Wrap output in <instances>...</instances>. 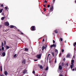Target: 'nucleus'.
Returning a JSON list of instances; mask_svg holds the SVG:
<instances>
[{
	"mask_svg": "<svg viewBox=\"0 0 76 76\" xmlns=\"http://www.w3.org/2000/svg\"><path fill=\"white\" fill-rule=\"evenodd\" d=\"M61 51H62V52H63L64 51V50L62 49L61 50Z\"/></svg>",
	"mask_w": 76,
	"mask_h": 76,
	"instance_id": "obj_44",
	"label": "nucleus"
},
{
	"mask_svg": "<svg viewBox=\"0 0 76 76\" xmlns=\"http://www.w3.org/2000/svg\"><path fill=\"white\" fill-rule=\"evenodd\" d=\"M4 18H5V17H2L1 18V19L2 20H4Z\"/></svg>",
	"mask_w": 76,
	"mask_h": 76,
	"instance_id": "obj_20",
	"label": "nucleus"
},
{
	"mask_svg": "<svg viewBox=\"0 0 76 76\" xmlns=\"http://www.w3.org/2000/svg\"><path fill=\"white\" fill-rule=\"evenodd\" d=\"M17 56V54H15L13 56V57H15Z\"/></svg>",
	"mask_w": 76,
	"mask_h": 76,
	"instance_id": "obj_26",
	"label": "nucleus"
},
{
	"mask_svg": "<svg viewBox=\"0 0 76 76\" xmlns=\"http://www.w3.org/2000/svg\"><path fill=\"white\" fill-rule=\"evenodd\" d=\"M76 45V42H75L74 43V46L75 47V45Z\"/></svg>",
	"mask_w": 76,
	"mask_h": 76,
	"instance_id": "obj_29",
	"label": "nucleus"
},
{
	"mask_svg": "<svg viewBox=\"0 0 76 76\" xmlns=\"http://www.w3.org/2000/svg\"><path fill=\"white\" fill-rule=\"evenodd\" d=\"M4 5H3V4H2L1 5V7H4Z\"/></svg>",
	"mask_w": 76,
	"mask_h": 76,
	"instance_id": "obj_38",
	"label": "nucleus"
},
{
	"mask_svg": "<svg viewBox=\"0 0 76 76\" xmlns=\"http://www.w3.org/2000/svg\"><path fill=\"white\" fill-rule=\"evenodd\" d=\"M65 60H66V59H65V58H64V59H63V61H65Z\"/></svg>",
	"mask_w": 76,
	"mask_h": 76,
	"instance_id": "obj_49",
	"label": "nucleus"
},
{
	"mask_svg": "<svg viewBox=\"0 0 76 76\" xmlns=\"http://www.w3.org/2000/svg\"><path fill=\"white\" fill-rule=\"evenodd\" d=\"M75 70H76V69H75Z\"/></svg>",
	"mask_w": 76,
	"mask_h": 76,
	"instance_id": "obj_61",
	"label": "nucleus"
},
{
	"mask_svg": "<svg viewBox=\"0 0 76 76\" xmlns=\"http://www.w3.org/2000/svg\"><path fill=\"white\" fill-rule=\"evenodd\" d=\"M40 69H43V67H42V65H41L40 66Z\"/></svg>",
	"mask_w": 76,
	"mask_h": 76,
	"instance_id": "obj_18",
	"label": "nucleus"
},
{
	"mask_svg": "<svg viewBox=\"0 0 76 76\" xmlns=\"http://www.w3.org/2000/svg\"><path fill=\"white\" fill-rule=\"evenodd\" d=\"M23 71V74H25V73H26L27 72V70L26 69H24Z\"/></svg>",
	"mask_w": 76,
	"mask_h": 76,
	"instance_id": "obj_8",
	"label": "nucleus"
},
{
	"mask_svg": "<svg viewBox=\"0 0 76 76\" xmlns=\"http://www.w3.org/2000/svg\"><path fill=\"white\" fill-rule=\"evenodd\" d=\"M65 43H66V41L65 40V41L64 42Z\"/></svg>",
	"mask_w": 76,
	"mask_h": 76,
	"instance_id": "obj_56",
	"label": "nucleus"
},
{
	"mask_svg": "<svg viewBox=\"0 0 76 76\" xmlns=\"http://www.w3.org/2000/svg\"><path fill=\"white\" fill-rule=\"evenodd\" d=\"M55 47V48H56V45L53 44L52 45H50V47H51V48H52V47Z\"/></svg>",
	"mask_w": 76,
	"mask_h": 76,
	"instance_id": "obj_5",
	"label": "nucleus"
},
{
	"mask_svg": "<svg viewBox=\"0 0 76 76\" xmlns=\"http://www.w3.org/2000/svg\"><path fill=\"white\" fill-rule=\"evenodd\" d=\"M75 3H76V0L75 1Z\"/></svg>",
	"mask_w": 76,
	"mask_h": 76,
	"instance_id": "obj_57",
	"label": "nucleus"
},
{
	"mask_svg": "<svg viewBox=\"0 0 76 76\" xmlns=\"http://www.w3.org/2000/svg\"><path fill=\"white\" fill-rule=\"evenodd\" d=\"M6 41H4V45H6Z\"/></svg>",
	"mask_w": 76,
	"mask_h": 76,
	"instance_id": "obj_31",
	"label": "nucleus"
},
{
	"mask_svg": "<svg viewBox=\"0 0 76 76\" xmlns=\"http://www.w3.org/2000/svg\"><path fill=\"white\" fill-rule=\"evenodd\" d=\"M5 8L6 10H7V7H5Z\"/></svg>",
	"mask_w": 76,
	"mask_h": 76,
	"instance_id": "obj_40",
	"label": "nucleus"
},
{
	"mask_svg": "<svg viewBox=\"0 0 76 76\" xmlns=\"http://www.w3.org/2000/svg\"><path fill=\"white\" fill-rule=\"evenodd\" d=\"M53 44H54V43H55V41L54 40H53Z\"/></svg>",
	"mask_w": 76,
	"mask_h": 76,
	"instance_id": "obj_43",
	"label": "nucleus"
},
{
	"mask_svg": "<svg viewBox=\"0 0 76 76\" xmlns=\"http://www.w3.org/2000/svg\"><path fill=\"white\" fill-rule=\"evenodd\" d=\"M59 69L60 70H61L62 69V66L61 65L59 66Z\"/></svg>",
	"mask_w": 76,
	"mask_h": 76,
	"instance_id": "obj_9",
	"label": "nucleus"
},
{
	"mask_svg": "<svg viewBox=\"0 0 76 76\" xmlns=\"http://www.w3.org/2000/svg\"><path fill=\"white\" fill-rule=\"evenodd\" d=\"M75 61L74 60H72L71 61V64L70 66V68L71 69H72V68H73V66H74V64H73V63H74V62Z\"/></svg>",
	"mask_w": 76,
	"mask_h": 76,
	"instance_id": "obj_2",
	"label": "nucleus"
},
{
	"mask_svg": "<svg viewBox=\"0 0 76 76\" xmlns=\"http://www.w3.org/2000/svg\"><path fill=\"white\" fill-rule=\"evenodd\" d=\"M61 53H60L59 54V57H60V56H61Z\"/></svg>",
	"mask_w": 76,
	"mask_h": 76,
	"instance_id": "obj_32",
	"label": "nucleus"
},
{
	"mask_svg": "<svg viewBox=\"0 0 76 76\" xmlns=\"http://www.w3.org/2000/svg\"><path fill=\"white\" fill-rule=\"evenodd\" d=\"M42 56L41 54L37 55L36 56V57H37V58L39 59V58H41Z\"/></svg>",
	"mask_w": 76,
	"mask_h": 76,
	"instance_id": "obj_3",
	"label": "nucleus"
},
{
	"mask_svg": "<svg viewBox=\"0 0 76 76\" xmlns=\"http://www.w3.org/2000/svg\"><path fill=\"white\" fill-rule=\"evenodd\" d=\"M50 7V5H48V7L49 8Z\"/></svg>",
	"mask_w": 76,
	"mask_h": 76,
	"instance_id": "obj_41",
	"label": "nucleus"
},
{
	"mask_svg": "<svg viewBox=\"0 0 76 76\" xmlns=\"http://www.w3.org/2000/svg\"><path fill=\"white\" fill-rule=\"evenodd\" d=\"M30 29L32 31H34L36 30V27L35 26H32L31 27Z\"/></svg>",
	"mask_w": 76,
	"mask_h": 76,
	"instance_id": "obj_1",
	"label": "nucleus"
},
{
	"mask_svg": "<svg viewBox=\"0 0 76 76\" xmlns=\"http://www.w3.org/2000/svg\"><path fill=\"white\" fill-rule=\"evenodd\" d=\"M2 55L3 56V57H4L5 56H6V53L5 52H3L2 53Z\"/></svg>",
	"mask_w": 76,
	"mask_h": 76,
	"instance_id": "obj_10",
	"label": "nucleus"
},
{
	"mask_svg": "<svg viewBox=\"0 0 76 76\" xmlns=\"http://www.w3.org/2000/svg\"><path fill=\"white\" fill-rule=\"evenodd\" d=\"M75 55H74L72 59H73V58H75Z\"/></svg>",
	"mask_w": 76,
	"mask_h": 76,
	"instance_id": "obj_46",
	"label": "nucleus"
},
{
	"mask_svg": "<svg viewBox=\"0 0 76 76\" xmlns=\"http://www.w3.org/2000/svg\"><path fill=\"white\" fill-rule=\"evenodd\" d=\"M74 70H75V69H72V71H74Z\"/></svg>",
	"mask_w": 76,
	"mask_h": 76,
	"instance_id": "obj_50",
	"label": "nucleus"
},
{
	"mask_svg": "<svg viewBox=\"0 0 76 76\" xmlns=\"http://www.w3.org/2000/svg\"><path fill=\"white\" fill-rule=\"evenodd\" d=\"M50 15V14L49 13H48L47 14V15H46V16H48Z\"/></svg>",
	"mask_w": 76,
	"mask_h": 76,
	"instance_id": "obj_30",
	"label": "nucleus"
},
{
	"mask_svg": "<svg viewBox=\"0 0 76 76\" xmlns=\"http://www.w3.org/2000/svg\"><path fill=\"white\" fill-rule=\"evenodd\" d=\"M2 15H4V12H2Z\"/></svg>",
	"mask_w": 76,
	"mask_h": 76,
	"instance_id": "obj_48",
	"label": "nucleus"
},
{
	"mask_svg": "<svg viewBox=\"0 0 76 76\" xmlns=\"http://www.w3.org/2000/svg\"><path fill=\"white\" fill-rule=\"evenodd\" d=\"M50 54H49L48 55V57H49V56H50Z\"/></svg>",
	"mask_w": 76,
	"mask_h": 76,
	"instance_id": "obj_45",
	"label": "nucleus"
},
{
	"mask_svg": "<svg viewBox=\"0 0 76 76\" xmlns=\"http://www.w3.org/2000/svg\"><path fill=\"white\" fill-rule=\"evenodd\" d=\"M3 9H1L0 10V13H2V11H3Z\"/></svg>",
	"mask_w": 76,
	"mask_h": 76,
	"instance_id": "obj_24",
	"label": "nucleus"
},
{
	"mask_svg": "<svg viewBox=\"0 0 76 76\" xmlns=\"http://www.w3.org/2000/svg\"><path fill=\"white\" fill-rule=\"evenodd\" d=\"M4 73L5 74V75H7V71H5L4 72Z\"/></svg>",
	"mask_w": 76,
	"mask_h": 76,
	"instance_id": "obj_14",
	"label": "nucleus"
},
{
	"mask_svg": "<svg viewBox=\"0 0 76 76\" xmlns=\"http://www.w3.org/2000/svg\"><path fill=\"white\" fill-rule=\"evenodd\" d=\"M1 50H2L1 49V48H0V51H1Z\"/></svg>",
	"mask_w": 76,
	"mask_h": 76,
	"instance_id": "obj_54",
	"label": "nucleus"
},
{
	"mask_svg": "<svg viewBox=\"0 0 76 76\" xmlns=\"http://www.w3.org/2000/svg\"><path fill=\"white\" fill-rule=\"evenodd\" d=\"M32 73H33V74H35V71H33Z\"/></svg>",
	"mask_w": 76,
	"mask_h": 76,
	"instance_id": "obj_36",
	"label": "nucleus"
},
{
	"mask_svg": "<svg viewBox=\"0 0 76 76\" xmlns=\"http://www.w3.org/2000/svg\"><path fill=\"white\" fill-rule=\"evenodd\" d=\"M55 53L56 55H57L58 54V50L57 49H55Z\"/></svg>",
	"mask_w": 76,
	"mask_h": 76,
	"instance_id": "obj_7",
	"label": "nucleus"
},
{
	"mask_svg": "<svg viewBox=\"0 0 76 76\" xmlns=\"http://www.w3.org/2000/svg\"><path fill=\"white\" fill-rule=\"evenodd\" d=\"M47 45L46 46V47H45L44 46H42V51H44V50L45 49H46L47 48Z\"/></svg>",
	"mask_w": 76,
	"mask_h": 76,
	"instance_id": "obj_6",
	"label": "nucleus"
},
{
	"mask_svg": "<svg viewBox=\"0 0 76 76\" xmlns=\"http://www.w3.org/2000/svg\"><path fill=\"white\" fill-rule=\"evenodd\" d=\"M66 66H69V65L68 64V63H67L66 64Z\"/></svg>",
	"mask_w": 76,
	"mask_h": 76,
	"instance_id": "obj_35",
	"label": "nucleus"
},
{
	"mask_svg": "<svg viewBox=\"0 0 76 76\" xmlns=\"http://www.w3.org/2000/svg\"><path fill=\"white\" fill-rule=\"evenodd\" d=\"M69 57H70V54H68L66 55V58H69Z\"/></svg>",
	"mask_w": 76,
	"mask_h": 76,
	"instance_id": "obj_13",
	"label": "nucleus"
},
{
	"mask_svg": "<svg viewBox=\"0 0 76 76\" xmlns=\"http://www.w3.org/2000/svg\"><path fill=\"white\" fill-rule=\"evenodd\" d=\"M0 71H1V72H2V66H1Z\"/></svg>",
	"mask_w": 76,
	"mask_h": 76,
	"instance_id": "obj_25",
	"label": "nucleus"
},
{
	"mask_svg": "<svg viewBox=\"0 0 76 76\" xmlns=\"http://www.w3.org/2000/svg\"><path fill=\"white\" fill-rule=\"evenodd\" d=\"M34 61H38V59H34Z\"/></svg>",
	"mask_w": 76,
	"mask_h": 76,
	"instance_id": "obj_39",
	"label": "nucleus"
},
{
	"mask_svg": "<svg viewBox=\"0 0 76 76\" xmlns=\"http://www.w3.org/2000/svg\"><path fill=\"white\" fill-rule=\"evenodd\" d=\"M26 62V60H25V59H24L22 61V64H25Z\"/></svg>",
	"mask_w": 76,
	"mask_h": 76,
	"instance_id": "obj_11",
	"label": "nucleus"
},
{
	"mask_svg": "<svg viewBox=\"0 0 76 76\" xmlns=\"http://www.w3.org/2000/svg\"><path fill=\"white\" fill-rule=\"evenodd\" d=\"M45 3H47V0H45Z\"/></svg>",
	"mask_w": 76,
	"mask_h": 76,
	"instance_id": "obj_47",
	"label": "nucleus"
},
{
	"mask_svg": "<svg viewBox=\"0 0 76 76\" xmlns=\"http://www.w3.org/2000/svg\"><path fill=\"white\" fill-rule=\"evenodd\" d=\"M54 1H55V0H53V3H54Z\"/></svg>",
	"mask_w": 76,
	"mask_h": 76,
	"instance_id": "obj_53",
	"label": "nucleus"
},
{
	"mask_svg": "<svg viewBox=\"0 0 76 76\" xmlns=\"http://www.w3.org/2000/svg\"><path fill=\"white\" fill-rule=\"evenodd\" d=\"M53 34L54 35V33H53Z\"/></svg>",
	"mask_w": 76,
	"mask_h": 76,
	"instance_id": "obj_62",
	"label": "nucleus"
},
{
	"mask_svg": "<svg viewBox=\"0 0 76 76\" xmlns=\"http://www.w3.org/2000/svg\"><path fill=\"white\" fill-rule=\"evenodd\" d=\"M43 6H44L45 7H46V6H45V5H43Z\"/></svg>",
	"mask_w": 76,
	"mask_h": 76,
	"instance_id": "obj_51",
	"label": "nucleus"
},
{
	"mask_svg": "<svg viewBox=\"0 0 76 76\" xmlns=\"http://www.w3.org/2000/svg\"><path fill=\"white\" fill-rule=\"evenodd\" d=\"M6 49L7 50L8 49H9V48H10V47H9V46H6Z\"/></svg>",
	"mask_w": 76,
	"mask_h": 76,
	"instance_id": "obj_23",
	"label": "nucleus"
},
{
	"mask_svg": "<svg viewBox=\"0 0 76 76\" xmlns=\"http://www.w3.org/2000/svg\"><path fill=\"white\" fill-rule=\"evenodd\" d=\"M43 10H44V12H45V11H46V9H45V8H43Z\"/></svg>",
	"mask_w": 76,
	"mask_h": 76,
	"instance_id": "obj_27",
	"label": "nucleus"
},
{
	"mask_svg": "<svg viewBox=\"0 0 76 76\" xmlns=\"http://www.w3.org/2000/svg\"><path fill=\"white\" fill-rule=\"evenodd\" d=\"M24 51H28V49L27 48H25Z\"/></svg>",
	"mask_w": 76,
	"mask_h": 76,
	"instance_id": "obj_17",
	"label": "nucleus"
},
{
	"mask_svg": "<svg viewBox=\"0 0 76 76\" xmlns=\"http://www.w3.org/2000/svg\"><path fill=\"white\" fill-rule=\"evenodd\" d=\"M57 63V59H55V63Z\"/></svg>",
	"mask_w": 76,
	"mask_h": 76,
	"instance_id": "obj_34",
	"label": "nucleus"
},
{
	"mask_svg": "<svg viewBox=\"0 0 76 76\" xmlns=\"http://www.w3.org/2000/svg\"><path fill=\"white\" fill-rule=\"evenodd\" d=\"M2 50L3 51H4V47H2Z\"/></svg>",
	"mask_w": 76,
	"mask_h": 76,
	"instance_id": "obj_33",
	"label": "nucleus"
},
{
	"mask_svg": "<svg viewBox=\"0 0 76 76\" xmlns=\"http://www.w3.org/2000/svg\"><path fill=\"white\" fill-rule=\"evenodd\" d=\"M74 50H75V48H74Z\"/></svg>",
	"mask_w": 76,
	"mask_h": 76,
	"instance_id": "obj_63",
	"label": "nucleus"
},
{
	"mask_svg": "<svg viewBox=\"0 0 76 76\" xmlns=\"http://www.w3.org/2000/svg\"><path fill=\"white\" fill-rule=\"evenodd\" d=\"M5 32H7V30H6L5 31Z\"/></svg>",
	"mask_w": 76,
	"mask_h": 76,
	"instance_id": "obj_52",
	"label": "nucleus"
},
{
	"mask_svg": "<svg viewBox=\"0 0 76 76\" xmlns=\"http://www.w3.org/2000/svg\"><path fill=\"white\" fill-rule=\"evenodd\" d=\"M60 41H63V38H61L60 39Z\"/></svg>",
	"mask_w": 76,
	"mask_h": 76,
	"instance_id": "obj_28",
	"label": "nucleus"
},
{
	"mask_svg": "<svg viewBox=\"0 0 76 76\" xmlns=\"http://www.w3.org/2000/svg\"><path fill=\"white\" fill-rule=\"evenodd\" d=\"M54 32L56 33V34H57L58 33V31H57V30L56 29L54 31Z\"/></svg>",
	"mask_w": 76,
	"mask_h": 76,
	"instance_id": "obj_16",
	"label": "nucleus"
},
{
	"mask_svg": "<svg viewBox=\"0 0 76 76\" xmlns=\"http://www.w3.org/2000/svg\"><path fill=\"white\" fill-rule=\"evenodd\" d=\"M51 54H52L53 56V57H54V53H53V52H50Z\"/></svg>",
	"mask_w": 76,
	"mask_h": 76,
	"instance_id": "obj_12",
	"label": "nucleus"
},
{
	"mask_svg": "<svg viewBox=\"0 0 76 76\" xmlns=\"http://www.w3.org/2000/svg\"><path fill=\"white\" fill-rule=\"evenodd\" d=\"M4 24L5 25H6V26H9V23L8 22H5L4 23Z\"/></svg>",
	"mask_w": 76,
	"mask_h": 76,
	"instance_id": "obj_4",
	"label": "nucleus"
},
{
	"mask_svg": "<svg viewBox=\"0 0 76 76\" xmlns=\"http://www.w3.org/2000/svg\"><path fill=\"white\" fill-rule=\"evenodd\" d=\"M42 41H43V42H44V41H45V39H43Z\"/></svg>",
	"mask_w": 76,
	"mask_h": 76,
	"instance_id": "obj_42",
	"label": "nucleus"
},
{
	"mask_svg": "<svg viewBox=\"0 0 76 76\" xmlns=\"http://www.w3.org/2000/svg\"><path fill=\"white\" fill-rule=\"evenodd\" d=\"M39 66H40L39 64Z\"/></svg>",
	"mask_w": 76,
	"mask_h": 76,
	"instance_id": "obj_60",
	"label": "nucleus"
},
{
	"mask_svg": "<svg viewBox=\"0 0 76 76\" xmlns=\"http://www.w3.org/2000/svg\"><path fill=\"white\" fill-rule=\"evenodd\" d=\"M21 34H23V33L22 32L21 33Z\"/></svg>",
	"mask_w": 76,
	"mask_h": 76,
	"instance_id": "obj_55",
	"label": "nucleus"
},
{
	"mask_svg": "<svg viewBox=\"0 0 76 76\" xmlns=\"http://www.w3.org/2000/svg\"><path fill=\"white\" fill-rule=\"evenodd\" d=\"M0 28H1V26H0Z\"/></svg>",
	"mask_w": 76,
	"mask_h": 76,
	"instance_id": "obj_59",
	"label": "nucleus"
},
{
	"mask_svg": "<svg viewBox=\"0 0 76 76\" xmlns=\"http://www.w3.org/2000/svg\"><path fill=\"white\" fill-rule=\"evenodd\" d=\"M53 9V6H52L51 7H50V10H52Z\"/></svg>",
	"mask_w": 76,
	"mask_h": 76,
	"instance_id": "obj_15",
	"label": "nucleus"
},
{
	"mask_svg": "<svg viewBox=\"0 0 76 76\" xmlns=\"http://www.w3.org/2000/svg\"><path fill=\"white\" fill-rule=\"evenodd\" d=\"M48 70V67L47 66L45 69V70L47 71V70Z\"/></svg>",
	"mask_w": 76,
	"mask_h": 76,
	"instance_id": "obj_19",
	"label": "nucleus"
},
{
	"mask_svg": "<svg viewBox=\"0 0 76 76\" xmlns=\"http://www.w3.org/2000/svg\"><path fill=\"white\" fill-rule=\"evenodd\" d=\"M10 28H14V26L13 25H11L10 26Z\"/></svg>",
	"mask_w": 76,
	"mask_h": 76,
	"instance_id": "obj_21",
	"label": "nucleus"
},
{
	"mask_svg": "<svg viewBox=\"0 0 76 76\" xmlns=\"http://www.w3.org/2000/svg\"><path fill=\"white\" fill-rule=\"evenodd\" d=\"M4 45V43H3V42H2L1 45V47H3Z\"/></svg>",
	"mask_w": 76,
	"mask_h": 76,
	"instance_id": "obj_22",
	"label": "nucleus"
},
{
	"mask_svg": "<svg viewBox=\"0 0 76 76\" xmlns=\"http://www.w3.org/2000/svg\"><path fill=\"white\" fill-rule=\"evenodd\" d=\"M36 76H38V75H36Z\"/></svg>",
	"mask_w": 76,
	"mask_h": 76,
	"instance_id": "obj_58",
	"label": "nucleus"
},
{
	"mask_svg": "<svg viewBox=\"0 0 76 76\" xmlns=\"http://www.w3.org/2000/svg\"><path fill=\"white\" fill-rule=\"evenodd\" d=\"M59 76H63V75H62V74H61V73L60 74Z\"/></svg>",
	"mask_w": 76,
	"mask_h": 76,
	"instance_id": "obj_37",
	"label": "nucleus"
}]
</instances>
